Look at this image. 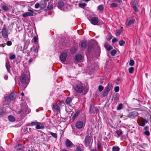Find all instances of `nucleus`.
Returning <instances> with one entry per match:
<instances>
[{
    "instance_id": "f257e3e1",
    "label": "nucleus",
    "mask_w": 151,
    "mask_h": 151,
    "mask_svg": "<svg viewBox=\"0 0 151 151\" xmlns=\"http://www.w3.org/2000/svg\"><path fill=\"white\" fill-rule=\"evenodd\" d=\"M73 89L77 93H81L83 92V84L81 82L75 81L73 85Z\"/></svg>"
},
{
    "instance_id": "f03ea898",
    "label": "nucleus",
    "mask_w": 151,
    "mask_h": 151,
    "mask_svg": "<svg viewBox=\"0 0 151 151\" xmlns=\"http://www.w3.org/2000/svg\"><path fill=\"white\" fill-rule=\"evenodd\" d=\"M29 73H22L21 76L20 77V80L22 84H24L26 83L27 80L29 79Z\"/></svg>"
},
{
    "instance_id": "7ed1b4c3",
    "label": "nucleus",
    "mask_w": 151,
    "mask_h": 151,
    "mask_svg": "<svg viewBox=\"0 0 151 151\" xmlns=\"http://www.w3.org/2000/svg\"><path fill=\"white\" fill-rule=\"evenodd\" d=\"M2 35L3 37L6 40H9L8 33L6 27H4L1 31Z\"/></svg>"
},
{
    "instance_id": "20e7f679",
    "label": "nucleus",
    "mask_w": 151,
    "mask_h": 151,
    "mask_svg": "<svg viewBox=\"0 0 151 151\" xmlns=\"http://www.w3.org/2000/svg\"><path fill=\"white\" fill-rule=\"evenodd\" d=\"M11 8V6L5 3L2 5L1 7L2 10L5 12L9 11Z\"/></svg>"
},
{
    "instance_id": "39448f33",
    "label": "nucleus",
    "mask_w": 151,
    "mask_h": 151,
    "mask_svg": "<svg viewBox=\"0 0 151 151\" xmlns=\"http://www.w3.org/2000/svg\"><path fill=\"white\" fill-rule=\"evenodd\" d=\"M65 146L68 148H75V145L69 139H66L65 141Z\"/></svg>"
},
{
    "instance_id": "423d86ee",
    "label": "nucleus",
    "mask_w": 151,
    "mask_h": 151,
    "mask_svg": "<svg viewBox=\"0 0 151 151\" xmlns=\"http://www.w3.org/2000/svg\"><path fill=\"white\" fill-rule=\"evenodd\" d=\"M99 111V110L98 108L93 105H91L90 109L89 112L91 114H96Z\"/></svg>"
},
{
    "instance_id": "0eeeda50",
    "label": "nucleus",
    "mask_w": 151,
    "mask_h": 151,
    "mask_svg": "<svg viewBox=\"0 0 151 151\" xmlns=\"http://www.w3.org/2000/svg\"><path fill=\"white\" fill-rule=\"evenodd\" d=\"M84 146L81 144L78 143L75 146V151H84Z\"/></svg>"
},
{
    "instance_id": "6e6552de",
    "label": "nucleus",
    "mask_w": 151,
    "mask_h": 151,
    "mask_svg": "<svg viewBox=\"0 0 151 151\" xmlns=\"http://www.w3.org/2000/svg\"><path fill=\"white\" fill-rule=\"evenodd\" d=\"M91 24L94 25H96L99 22V19L96 17H92L90 20Z\"/></svg>"
},
{
    "instance_id": "1a4fd4ad",
    "label": "nucleus",
    "mask_w": 151,
    "mask_h": 151,
    "mask_svg": "<svg viewBox=\"0 0 151 151\" xmlns=\"http://www.w3.org/2000/svg\"><path fill=\"white\" fill-rule=\"evenodd\" d=\"M67 56V53L66 52H62L60 56L61 60L63 62L65 61Z\"/></svg>"
},
{
    "instance_id": "9d476101",
    "label": "nucleus",
    "mask_w": 151,
    "mask_h": 151,
    "mask_svg": "<svg viewBox=\"0 0 151 151\" xmlns=\"http://www.w3.org/2000/svg\"><path fill=\"white\" fill-rule=\"evenodd\" d=\"M29 12H26L22 14V17H26L28 16H31L33 15V12L30 10H28Z\"/></svg>"
},
{
    "instance_id": "9b49d317",
    "label": "nucleus",
    "mask_w": 151,
    "mask_h": 151,
    "mask_svg": "<svg viewBox=\"0 0 151 151\" xmlns=\"http://www.w3.org/2000/svg\"><path fill=\"white\" fill-rule=\"evenodd\" d=\"M76 127L79 129H81L82 128L83 125V122L82 121H78L76 123Z\"/></svg>"
},
{
    "instance_id": "f8f14e48",
    "label": "nucleus",
    "mask_w": 151,
    "mask_h": 151,
    "mask_svg": "<svg viewBox=\"0 0 151 151\" xmlns=\"http://www.w3.org/2000/svg\"><path fill=\"white\" fill-rule=\"evenodd\" d=\"M91 139L89 135L86 136L85 138L84 144L85 145H89L91 142Z\"/></svg>"
},
{
    "instance_id": "ddd939ff",
    "label": "nucleus",
    "mask_w": 151,
    "mask_h": 151,
    "mask_svg": "<svg viewBox=\"0 0 151 151\" xmlns=\"http://www.w3.org/2000/svg\"><path fill=\"white\" fill-rule=\"evenodd\" d=\"M134 21L135 20L134 19H127L126 22V24L127 25L129 26L133 24Z\"/></svg>"
},
{
    "instance_id": "4468645a",
    "label": "nucleus",
    "mask_w": 151,
    "mask_h": 151,
    "mask_svg": "<svg viewBox=\"0 0 151 151\" xmlns=\"http://www.w3.org/2000/svg\"><path fill=\"white\" fill-rule=\"evenodd\" d=\"M16 93L15 92H12L9 96L12 101L15 99L16 97Z\"/></svg>"
},
{
    "instance_id": "2eb2a0df",
    "label": "nucleus",
    "mask_w": 151,
    "mask_h": 151,
    "mask_svg": "<svg viewBox=\"0 0 151 151\" xmlns=\"http://www.w3.org/2000/svg\"><path fill=\"white\" fill-rule=\"evenodd\" d=\"M53 108L56 111H60V107L58 106L57 104L55 103L53 105Z\"/></svg>"
},
{
    "instance_id": "dca6fc26",
    "label": "nucleus",
    "mask_w": 151,
    "mask_h": 151,
    "mask_svg": "<svg viewBox=\"0 0 151 151\" xmlns=\"http://www.w3.org/2000/svg\"><path fill=\"white\" fill-rule=\"evenodd\" d=\"M64 5V2L62 1H58V7L60 9H61Z\"/></svg>"
},
{
    "instance_id": "f3484780",
    "label": "nucleus",
    "mask_w": 151,
    "mask_h": 151,
    "mask_svg": "<svg viewBox=\"0 0 151 151\" xmlns=\"http://www.w3.org/2000/svg\"><path fill=\"white\" fill-rule=\"evenodd\" d=\"M11 101H12V100L10 99L8 96L6 97L4 102L6 104L9 105Z\"/></svg>"
},
{
    "instance_id": "a211bd4d",
    "label": "nucleus",
    "mask_w": 151,
    "mask_h": 151,
    "mask_svg": "<svg viewBox=\"0 0 151 151\" xmlns=\"http://www.w3.org/2000/svg\"><path fill=\"white\" fill-rule=\"evenodd\" d=\"M111 88L112 84L111 83H109L105 88V90L109 92L111 89Z\"/></svg>"
},
{
    "instance_id": "6ab92c4d",
    "label": "nucleus",
    "mask_w": 151,
    "mask_h": 151,
    "mask_svg": "<svg viewBox=\"0 0 151 151\" xmlns=\"http://www.w3.org/2000/svg\"><path fill=\"white\" fill-rule=\"evenodd\" d=\"M75 59L76 61H79L81 60L82 56L81 55H77L76 56Z\"/></svg>"
},
{
    "instance_id": "aec40b11",
    "label": "nucleus",
    "mask_w": 151,
    "mask_h": 151,
    "mask_svg": "<svg viewBox=\"0 0 151 151\" xmlns=\"http://www.w3.org/2000/svg\"><path fill=\"white\" fill-rule=\"evenodd\" d=\"M104 46L106 49L108 51L111 50L113 48L112 46L109 45L106 43H105L104 44Z\"/></svg>"
},
{
    "instance_id": "412c9836",
    "label": "nucleus",
    "mask_w": 151,
    "mask_h": 151,
    "mask_svg": "<svg viewBox=\"0 0 151 151\" xmlns=\"http://www.w3.org/2000/svg\"><path fill=\"white\" fill-rule=\"evenodd\" d=\"M93 47L94 45L93 44H90L88 46V51L89 52H91L93 49Z\"/></svg>"
},
{
    "instance_id": "4be33fe9",
    "label": "nucleus",
    "mask_w": 151,
    "mask_h": 151,
    "mask_svg": "<svg viewBox=\"0 0 151 151\" xmlns=\"http://www.w3.org/2000/svg\"><path fill=\"white\" fill-rule=\"evenodd\" d=\"M79 112L80 110H78L76 113L73 115L71 119L73 121L74 120L76 117L78 115Z\"/></svg>"
},
{
    "instance_id": "5701e85b",
    "label": "nucleus",
    "mask_w": 151,
    "mask_h": 151,
    "mask_svg": "<svg viewBox=\"0 0 151 151\" xmlns=\"http://www.w3.org/2000/svg\"><path fill=\"white\" fill-rule=\"evenodd\" d=\"M9 121L10 122H13L15 120V118L12 115H10L8 117Z\"/></svg>"
},
{
    "instance_id": "b1692460",
    "label": "nucleus",
    "mask_w": 151,
    "mask_h": 151,
    "mask_svg": "<svg viewBox=\"0 0 151 151\" xmlns=\"http://www.w3.org/2000/svg\"><path fill=\"white\" fill-rule=\"evenodd\" d=\"M16 150H20L23 149V146L22 145H18L16 146L15 147Z\"/></svg>"
},
{
    "instance_id": "393cba45",
    "label": "nucleus",
    "mask_w": 151,
    "mask_h": 151,
    "mask_svg": "<svg viewBox=\"0 0 151 151\" xmlns=\"http://www.w3.org/2000/svg\"><path fill=\"white\" fill-rule=\"evenodd\" d=\"M40 123L38 122L37 124H36V128L37 129H43L44 128V127L41 126L40 125Z\"/></svg>"
},
{
    "instance_id": "a878e982",
    "label": "nucleus",
    "mask_w": 151,
    "mask_h": 151,
    "mask_svg": "<svg viewBox=\"0 0 151 151\" xmlns=\"http://www.w3.org/2000/svg\"><path fill=\"white\" fill-rule=\"evenodd\" d=\"M87 45V43L86 42H83L81 44V47L83 49H85Z\"/></svg>"
},
{
    "instance_id": "bb28decb",
    "label": "nucleus",
    "mask_w": 151,
    "mask_h": 151,
    "mask_svg": "<svg viewBox=\"0 0 151 151\" xmlns=\"http://www.w3.org/2000/svg\"><path fill=\"white\" fill-rule=\"evenodd\" d=\"M72 99L71 98L68 97L65 100V102L67 104H69L71 102Z\"/></svg>"
},
{
    "instance_id": "cd10ccee",
    "label": "nucleus",
    "mask_w": 151,
    "mask_h": 151,
    "mask_svg": "<svg viewBox=\"0 0 151 151\" xmlns=\"http://www.w3.org/2000/svg\"><path fill=\"white\" fill-rule=\"evenodd\" d=\"M138 115V113L137 112H132V114L129 116V117L132 118H134V116H137Z\"/></svg>"
},
{
    "instance_id": "c85d7f7f",
    "label": "nucleus",
    "mask_w": 151,
    "mask_h": 151,
    "mask_svg": "<svg viewBox=\"0 0 151 151\" xmlns=\"http://www.w3.org/2000/svg\"><path fill=\"white\" fill-rule=\"evenodd\" d=\"M147 121L146 119H145L144 121L142 120L140 122L139 125L142 127H144L145 126V123H147Z\"/></svg>"
},
{
    "instance_id": "c756f323",
    "label": "nucleus",
    "mask_w": 151,
    "mask_h": 151,
    "mask_svg": "<svg viewBox=\"0 0 151 151\" xmlns=\"http://www.w3.org/2000/svg\"><path fill=\"white\" fill-rule=\"evenodd\" d=\"M112 151H119L120 148L118 146H114L112 147Z\"/></svg>"
},
{
    "instance_id": "7c9ffc66",
    "label": "nucleus",
    "mask_w": 151,
    "mask_h": 151,
    "mask_svg": "<svg viewBox=\"0 0 151 151\" xmlns=\"http://www.w3.org/2000/svg\"><path fill=\"white\" fill-rule=\"evenodd\" d=\"M98 10L101 11H102L104 10V7L103 5H100L98 6Z\"/></svg>"
},
{
    "instance_id": "2f4dec72",
    "label": "nucleus",
    "mask_w": 151,
    "mask_h": 151,
    "mask_svg": "<svg viewBox=\"0 0 151 151\" xmlns=\"http://www.w3.org/2000/svg\"><path fill=\"white\" fill-rule=\"evenodd\" d=\"M6 68L8 72L10 73V66L9 65H8V64L7 62H6Z\"/></svg>"
},
{
    "instance_id": "473e14b6",
    "label": "nucleus",
    "mask_w": 151,
    "mask_h": 151,
    "mask_svg": "<svg viewBox=\"0 0 151 151\" xmlns=\"http://www.w3.org/2000/svg\"><path fill=\"white\" fill-rule=\"evenodd\" d=\"M18 113V114H20L21 115V116H24L25 115H26L27 114V113H24V111L22 110L21 111H19Z\"/></svg>"
},
{
    "instance_id": "72a5a7b5",
    "label": "nucleus",
    "mask_w": 151,
    "mask_h": 151,
    "mask_svg": "<svg viewBox=\"0 0 151 151\" xmlns=\"http://www.w3.org/2000/svg\"><path fill=\"white\" fill-rule=\"evenodd\" d=\"M50 134L55 139H57V135L56 133H54L53 132H50Z\"/></svg>"
},
{
    "instance_id": "f704fd0d",
    "label": "nucleus",
    "mask_w": 151,
    "mask_h": 151,
    "mask_svg": "<svg viewBox=\"0 0 151 151\" xmlns=\"http://www.w3.org/2000/svg\"><path fill=\"white\" fill-rule=\"evenodd\" d=\"M86 4L84 3H80L78 4V6L79 7L81 8H84V7L86 6Z\"/></svg>"
},
{
    "instance_id": "c9c22d12",
    "label": "nucleus",
    "mask_w": 151,
    "mask_h": 151,
    "mask_svg": "<svg viewBox=\"0 0 151 151\" xmlns=\"http://www.w3.org/2000/svg\"><path fill=\"white\" fill-rule=\"evenodd\" d=\"M34 48V49L33 50L34 52H37V53L38 52V51L39 50V46L37 45L36 46H35Z\"/></svg>"
},
{
    "instance_id": "e433bc0d",
    "label": "nucleus",
    "mask_w": 151,
    "mask_h": 151,
    "mask_svg": "<svg viewBox=\"0 0 151 151\" xmlns=\"http://www.w3.org/2000/svg\"><path fill=\"white\" fill-rule=\"evenodd\" d=\"M109 92L104 90L103 91V97H105L107 96L109 93Z\"/></svg>"
},
{
    "instance_id": "4c0bfd02",
    "label": "nucleus",
    "mask_w": 151,
    "mask_h": 151,
    "mask_svg": "<svg viewBox=\"0 0 151 151\" xmlns=\"http://www.w3.org/2000/svg\"><path fill=\"white\" fill-rule=\"evenodd\" d=\"M123 107V105L122 103L120 104H119L117 108V110H120L122 109Z\"/></svg>"
},
{
    "instance_id": "58836bf2",
    "label": "nucleus",
    "mask_w": 151,
    "mask_h": 151,
    "mask_svg": "<svg viewBox=\"0 0 151 151\" xmlns=\"http://www.w3.org/2000/svg\"><path fill=\"white\" fill-rule=\"evenodd\" d=\"M116 51L115 50H113L111 52V55L112 56H114L115 55V54L116 53Z\"/></svg>"
},
{
    "instance_id": "ea45409f",
    "label": "nucleus",
    "mask_w": 151,
    "mask_h": 151,
    "mask_svg": "<svg viewBox=\"0 0 151 151\" xmlns=\"http://www.w3.org/2000/svg\"><path fill=\"white\" fill-rule=\"evenodd\" d=\"M134 69V68L133 67H130L129 69V73H133Z\"/></svg>"
},
{
    "instance_id": "a19ab883",
    "label": "nucleus",
    "mask_w": 151,
    "mask_h": 151,
    "mask_svg": "<svg viewBox=\"0 0 151 151\" xmlns=\"http://www.w3.org/2000/svg\"><path fill=\"white\" fill-rule=\"evenodd\" d=\"M65 111L67 112H68L70 114V112H71V110L68 107H66L65 108Z\"/></svg>"
},
{
    "instance_id": "79ce46f5",
    "label": "nucleus",
    "mask_w": 151,
    "mask_h": 151,
    "mask_svg": "<svg viewBox=\"0 0 151 151\" xmlns=\"http://www.w3.org/2000/svg\"><path fill=\"white\" fill-rule=\"evenodd\" d=\"M16 58L15 55L14 54L10 55L9 56V58L10 60H13Z\"/></svg>"
},
{
    "instance_id": "37998d69",
    "label": "nucleus",
    "mask_w": 151,
    "mask_h": 151,
    "mask_svg": "<svg viewBox=\"0 0 151 151\" xmlns=\"http://www.w3.org/2000/svg\"><path fill=\"white\" fill-rule=\"evenodd\" d=\"M119 44L120 46H122L125 43V42L123 40H120L119 42Z\"/></svg>"
},
{
    "instance_id": "c03bdc74",
    "label": "nucleus",
    "mask_w": 151,
    "mask_h": 151,
    "mask_svg": "<svg viewBox=\"0 0 151 151\" xmlns=\"http://www.w3.org/2000/svg\"><path fill=\"white\" fill-rule=\"evenodd\" d=\"M38 122H37V121L32 122H31L30 126H32L35 125H36V124H37Z\"/></svg>"
},
{
    "instance_id": "a18cd8bd",
    "label": "nucleus",
    "mask_w": 151,
    "mask_h": 151,
    "mask_svg": "<svg viewBox=\"0 0 151 151\" xmlns=\"http://www.w3.org/2000/svg\"><path fill=\"white\" fill-rule=\"evenodd\" d=\"M134 63V61L132 60H130L129 62V65L130 66H133Z\"/></svg>"
},
{
    "instance_id": "49530a36",
    "label": "nucleus",
    "mask_w": 151,
    "mask_h": 151,
    "mask_svg": "<svg viewBox=\"0 0 151 151\" xmlns=\"http://www.w3.org/2000/svg\"><path fill=\"white\" fill-rule=\"evenodd\" d=\"M116 133L118 136H119L122 134V131L121 130H118L116 132Z\"/></svg>"
},
{
    "instance_id": "de8ad7c7",
    "label": "nucleus",
    "mask_w": 151,
    "mask_h": 151,
    "mask_svg": "<svg viewBox=\"0 0 151 151\" xmlns=\"http://www.w3.org/2000/svg\"><path fill=\"white\" fill-rule=\"evenodd\" d=\"M47 8L48 10H50L53 8V6L52 4L49 5L47 6Z\"/></svg>"
},
{
    "instance_id": "09e8293b",
    "label": "nucleus",
    "mask_w": 151,
    "mask_h": 151,
    "mask_svg": "<svg viewBox=\"0 0 151 151\" xmlns=\"http://www.w3.org/2000/svg\"><path fill=\"white\" fill-rule=\"evenodd\" d=\"M111 7H116L118 6V4L116 3H113L111 4Z\"/></svg>"
},
{
    "instance_id": "8fccbe9b",
    "label": "nucleus",
    "mask_w": 151,
    "mask_h": 151,
    "mask_svg": "<svg viewBox=\"0 0 151 151\" xmlns=\"http://www.w3.org/2000/svg\"><path fill=\"white\" fill-rule=\"evenodd\" d=\"M104 87L101 85L99 86L98 89L100 92L101 91L104 89Z\"/></svg>"
},
{
    "instance_id": "3c124183",
    "label": "nucleus",
    "mask_w": 151,
    "mask_h": 151,
    "mask_svg": "<svg viewBox=\"0 0 151 151\" xmlns=\"http://www.w3.org/2000/svg\"><path fill=\"white\" fill-rule=\"evenodd\" d=\"M24 131H27V132L28 133L30 132L31 130V128L28 129L27 127H26L24 128Z\"/></svg>"
},
{
    "instance_id": "603ef678",
    "label": "nucleus",
    "mask_w": 151,
    "mask_h": 151,
    "mask_svg": "<svg viewBox=\"0 0 151 151\" xmlns=\"http://www.w3.org/2000/svg\"><path fill=\"white\" fill-rule=\"evenodd\" d=\"M144 134L145 135L147 136H149L150 135V133L149 131L148 130L145 131L144 132Z\"/></svg>"
},
{
    "instance_id": "864d4df0",
    "label": "nucleus",
    "mask_w": 151,
    "mask_h": 151,
    "mask_svg": "<svg viewBox=\"0 0 151 151\" xmlns=\"http://www.w3.org/2000/svg\"><path fill=\"white\" fill-rule=\"evenodd\" d=\"M119 87L118 86H116L114 88V90L116 92H117L119 91Z\"/></svg>"
},
{
    "instance_id": "5fc2aeb1",
    "label": "nucleus",
    "mask_w": 151,
    "mask_h": 151,
    "mask_svg": "<svg viewBox=\"0 0 151 151\" xmlns=\"http://www.w3.org/2000/svg\"><path fill=\"white\" fill-rule=\"evenodd\" d=\"M5 114V112L2 109H0V115L3 116Z\"/></svg>"
},
{
    "instance_id": "6e6d98bb",
    "label": "nucleus",
    "mask_w": 151,
    "mask_h": 151,
    "mask_svg": "<svg viewBox=\"0 0 151 151\" xmlns=\"http://www.w3.org/2000/svg\"><path fill=\"white\" fill-rule=\"evenodd\" d=\"M12 43L11 41H8L6 43V45L8 46H10L12 45Z\"/></svg>"
},
{
    "instance_id": "4d7b16f0",
    "label": "nucleus",
    "mask_w": 151,
    "mask_h": 151,
    "mask_svg": "<svg viewBox=\"0 0 151 151\" xmlns=\"http://www.w3.org/2000/svg\"><path fill=\"white\" fill-rule=\"evenodd\" d=\"M121 32L119 30H116L115 34L116 35H119L120 34Z\"/></svg>"
},
{
    "instance_id": "13d9d810",
    "label": "nucleus",
    "mask_w": 151,
    "mask_h": 151,
    "mask_svg": "<svg viewBox=\"0 0 151 151\" xmlns=\"http://www.w3.org/2000/svg\"><path fill=\"white\" fill-rule=\"evenodd\" d=\"M97 146L98 149H99L101 147V144L100 142H98Z\"/></svg>"
},
{
    "instance_id": "bf43d9fd",
    "label": "nucleus",
    "mask_w": 151,
    "mask_h": 151,
    "mask_svg": "<svg viewBox=\"0 0 151 151\" xmlns=\"http://www.w3.org/2000/svg\"><path fill=\"white\" fill-rule=\"evenodd\" d=\"M113 2H116L119 3H122V0H113Z\"/></svg>"
},
{
    "instance_id": "052dcab7",
    "label": "nucleus",
    "mask_w": 151,
    "mask_h": 151,
    "mask_svg": "<svg viewBox=\"0 0 151 151\" xmlns=\"http://www.w3.org/2000/svg\"><path fill=\"white\" fill-rule=\"evenodd\" d=\"M118 41V40L116 38H113L112 40V42L113 43L116 42Z\"/></svg>"
},
{
    "instance_id": "680f3d73",
    "label": "nucleus",
    "mask_w": 151,
    "mask_h": 151,
    "mask_svg": "<svg viewBox=\"0 0 151 151\" xmlns=\"http://www.w3.org/2000/svg\"><path fill=\"white\" fill-rule=\"evenodd\" d=\"M46 6V4L45 3H44L43 4H41V3L40 6L41 7L44 8Z\"/></svg>"
},
{
    "instance_id": "e2e57ef3",
    "label": "nucleus",
    "mask_w": 151,
    "mask_h": 151,
    "mask_svg": "<svg viewBox=\"0 0 151 151\" xmlns=\"http://www.w3.org/2000/svg\"><path fill=\"white\" fill-rule=\"evenodd\" d=\"M37 38L36 36H34L33 38V40H34V42L36 43L37 42Z\"/></svg>"
},
{
    "instance_id": "0e129e2a",
    "label": "nucleus",
    "mask_w": 151,
    "mask_h": 151,
    "mask_svg": "<svg viewBox=\"0 0 151 151\" xmlns=\"http://www.w3.org/2000/svg\"><path fill=\"white\" fill-rule=\"evenodd\" d=\"M40 6V5L39 3H36L35 5V8H36V9H37Z\"/></svg>"
},
{
    "instance_id": "69168bd1",
    "label": "nucleus",
    "mask_w": 151,
    "mask_h": 151,
    "mask_svg": "<svg viewBox=\"0 0 151 151\" xmlns=\"http://www.w3.org/2000/svg\"><path fill=\"white\" fill-rule=\"evenodd\" d=\"M133 9L135 12H137L138 11V10L137 9V6H134V7H133Z\"/></svg>"
},
{
    "instance_id": "338daca9",
    "label": "nucleus",
    "mask_w": 151,
    "mask_h": 151,
    "mask_svg": "<svg viewBox=\"0 0 151 151\" xmlns=\"http://www.w3.org/2000/svg\"><path fill=\"white\" fill-rule=\"evenodd\" d=\"M149 127L148 126H146L144 128V129L145 131L148 130Z\"/></svg>"
},
{
    "instance_id": "774afa93",
    "label": "nucleus",
    "mask_w": 151,
    "mask_h": 151,
    "mask_svg": "<svg viewBox=\"0 0 151 151\" xmlns=\"http://www.w3.org/2000/svg\"><path fill=\"white\" fill-rule=\"evenodd\" d=\"M134 6H136V3L135 2H133L132 4V7H134Z\"/></svg>"
}]
</instances>
